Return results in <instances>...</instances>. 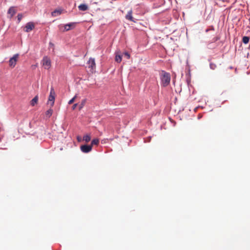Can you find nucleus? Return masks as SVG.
Returning a JSON list of instances; mask_svg holds the SVG:
<instances>
[{"mask_svg":"<svg viewBox=\"0 0 250 250\" xmlns=\"http://www.w3.org/2000/svg\"><path fill=\"white\" fill-rule=\"evenodd\" d=\"M161 80L162 85L164 86H167L170 83V74L164 70H162L161 74Z\"/></svg>","mask_w":250,"mask_h":250,"instance_id":"1","label":"nucleus"},{"mask_svg":"<svg viewBox=\"0 0 250 250\" xmlns=\"http://www.w3.org/2000/svg\"><path fill=\"white\" fill-rule=\"evenodd\" d=\"M147 139H148L147 142H149L150 141V140H151V136H149V137H148L147 138Z\"/></svg>","mask_w":250,"mask_h":250,"instance_id":"28","label":"nucleus"},{"mask_svg":"<svg viewBox=\"0 0 250 250\" xmlns=\"http://www.w3.org/2000/svg\"><path fill=\"white\" fill-rule=\"evenodd\" d=\"M34 27L35 25L33 22H28L25 25L24 31L26 32H29L32 30Z\"/></svg>","mask_w":250,"mask_h":250,"instance_id":"6","label":"nucleus"},{"mask_svg":"<svg viewBox=\"0 0 250 250\" xmlns=\"http://www.w3.org/2000/svg\"><path fill=\"white\" fill-rule=\"evenodd\" d=\"M77 140L78 142H80L81 141V138L80 136L77 137Z\"/></svg>","mask_w":250,"mask_h":250,"instance_id":"29","label":"nucleus"},{"mask_svg":"<svg viewBox=\"0 0 250 250\" xmlns=\"http://www.w3.org/2000/svg\"><path fill=\"white\" fill-rule=\"evenodd\" d=\"M232 66H230V69H232Z\"/></svg>","mask_w":250,"mask_h":250,"instance_id":"31","label":"nucleus"},{"mask_svg":"<svg viewBox=\"0 0 250 250\" xmlns=\"http://www.w3.org/2000/svg\"><path fill=\"white\" fill-rule=\"evenodd\" d=\"M77 106V104H74L72 106V109H73V110L75 109Z\"/></svg>","mask_w":250,"mask_h":250,"instance_id":"25","label":"nucleus"},{"mask_svg":"<svg viewBox=\"0 0 250 250\" xmlns=\"http://www.w3.org/2000/svg\"><path fill=\"white\" fill-rule=\"evenodd\" d=\"M88 63L89 64V67L91 68V69L93 70L94 69H95L96 63L94 58H90L88 61Z\"/></svg>","mask_w":250,"mask_h":250,"instance_id":"8","label":"nucleus"},{"mask_svg":"<svg viewBox=\"0 0 250 250\" xmlns=\"http://www.w3.org/2000/svg\"><path fill=\"white\" fill-rule=\"evenodd\" d=\"M85 103V101L84 100L83 103H82V105H83V104ZM83 107V105H82L80 107V109H81V108H82Z\"/></svg>","mask_w":250,"mask_h":250,"instance_id":"30","label":"nucleus"},{"mask_svg":"<svg viewBox=\"0 0 250 250\" xmlns=\"http://www.w3.org/2000/svg\"><path fill=\"white\" fill-rule=\"evenodd\" d=\"M122 56L120 54H116L115 56V61L120 63L122 61Z\"/></svg>","mask_w":250,"mask_h":250,"instance_id":"13","label":"nucleus"},{"mask_svg":"<svg viewBox=\"0 0 250 250\" xmlns=\"http://www.w3.org/2000/svg\"><path fill=\"white\" fill-rule=\"evenodd\" d=\"M132 11L130 10L128 11L127 15L125 16V19L126 20H129L133 22H135L134 19L132 16Z\"/></svg>","mask_w":250,"mask_h":250,"instance_id":"9","label":"nucleus"},{"mask_svg":"<svg viewBox=\"0 0 250 250\" xmlns=\"http://www.w3.org/2000/svg\"><path fill=\"white\" fill-rule=\"evenodd\" d=\"M99 139L98 138H95V139H94L93 140H92L90 145H92V146L93 145H98L99 144Z\"/></svg>","mask_w":250,"mask_h":250,"instance_id":"15","label":"nucleus"},{"mask_svg":"<svg viewBox=\"0 0 250 250\" xmlns=\"http://www.w3.org/2000/svg\"><path fill=\"white\" fill-rule=\"evenodd\" d=\"M42 64L45 69H49L51 66V61L47 57H44L42 60Z\"/></svg>","mask_w":250,"mask_h":250,"instance_id":"5","label":"nucleus"},{"mask_svg":"<svg viewBox=\"0 0 250 250\" xmlns=\"http://www.w3.org/2000/svg\"><path fill=\"white\" fill-rule=\"evenodd\" d=\"M187 82L188 83H190V78H187Z\"/></svg>","mask_w":250,"mask_h":250,"instance_id":"27","label":"nucleus"},{"mask_svg":"<svg viewBox=\"0 0 250 250\" xmlns=\"http://www.w3.org/2000/svg\"><path fill=\"white\" fill-rule=\"evenodd\" d=\"M217 66L216 65L212 62H210L209 63V68L212 70H214L216 68Z\"/></svg>","mask_w":250,"mask_h":250,"instance_id":"18","label":"nucleus"},{"mask_svg":"<svg viewBox=\"0 0 250 250\" xmlns=\"http://www.w3.org/2000/svg\"><path fill=\"white\" fill-rule=\"evenodd\" d=\"M54 44L52 42H50L49 43V47L50 48L54 47Z\"/></svg>","mask_w":250,"mask_h":250,"instance_id":"24","label":"nucleus"},{"mask_svg":"<svg viewBox=\"0 0 250 250\" xmlns=\"http://www.w3.org/2000/svg\"><path fill=\"white\" fill-rule=\"evenodd\" d=\"M210 30H214V28H213V27H212V28H211V29H207L206 30V32H208Z\"/></svg>","mask_w":250,"mask_h":250,"instance_id":"26","label":"nucleus"},{"mask_svg":"<svg viewBox=\"0 0 250 250\" xmlns=\"http://www.w3.org/2000/svg\"><path fill=\"white\" fill-rule=\"evenodd\" d=\"M91 140V137L89 135L86 134L83 137V140L86 143L89 142Z\"/></svg>","mask_w":250,"mask_h":250,"instance_id":"14","label":"nucleus"},{"mask_svg":"<svg viewBox=\"0 0 250 250\" xmlns=\"http://www.w3.org/2000/svg\"><path fill=\"white\" fill-rule=\"evenodd\" d=\"M124 56L127 59H128L130 58V55L128 52H125L124 53Z\"/></svg>","mask_w":250,"mask_h":250,"instance_id":"23","label":"nucleus"},{"mask_svg":"<svg viewBox=\"0 0 250 250\" xmlns=\"http://www.w3.org/2000/svg\"><path fill=\"white\" fill-rule=\"evenodd\" d=\"M52 113H53V110L50 108L46 111L45 114L48 117H50L52 115Z\"/></svg>","mask_w":250,"mask_h":250,"instance_id":"17","label":"nucleus"},{"mask_svg":"<svg viewBox=\"0 0 250 250\" xmlns=\"http://www.w3.org/2000/svg\"><path fill=\"white\" fill-rule=\"evenodd\" d=\"M55 96V92L54 91V88L52 86L50 89V94L48 100V104H50L51 106H53L54 105Z\"/></svg>","mask_w":250,"mask_h":250,"instance_id":"2","label":"nucleus"},{"mask_svg":"<svg viewBox=\"0 0 250 250\" xmlns=\"http://www.w3.org/2000/svg\"><path fill=\"white\" fill-rule=\"evenodd\" d=\"M38 100V97L37 96H36L30 102V104L32 106H34L35 104L37 103Z\"/></svg>","mask_w":250,"mask_h":250,"instance_id":"12","label":"nucleus"},{"mask_svg":"<svg viewBox=\"0 0 250 250\" xmlns=\"http://www.w3.org/2000/svg\"><path fill=\"white\" fill-rule=\"evenodd\" d=\"M58 13V14H60L61 13V11H60V10H55V11H54L52 12V15H53V16H56L55 13Z\"/></svg>","mask_w":250,"mask_h":250,"instance_id":"22","label":"nucleus"},{"mask_svg":"<svg viewBox=\"0 0 250 250\" xmlns=\"http://www.w3.org/2000/svg\"><path fill=\"white\" fill-rule=\"evenodd\" d=\"M220 39V38L219 37H214L212 40V41L211 42H214L217 41H218Z\"/></svg>","mask_w":250,"mask_h":250,"instance_id":"21","label":"nucleus"},{"mask_svg":"<svg viewBox=\"0 0 250 250\" xmlns=\"http://www.w3.org/2000/svg\"><path fill=\"white\" fill-rule=\"evenodd\" d=\"M250 38L248 36H244L243 37L242 41L244 44H247L249 42Z\"/></svg>","mask_w":250,"mask_h":250,"instance_id":"16","label":"nucleus"},{"mask_svg":"<svg viewBox=\"0 0 250 250\" xmlns=\"http://www.w3.org/2000/svg\"><path fill=\"white\" fill-rule=\"evenodd\" d=\"M7 13L10 14L9 18L11 19L16 13V10H15L14 7H10L8 10Z\"/></svg>","mask_w":250,"mask_h":250,"instance_id":"10","label":"nucleus"},{"mask_svg":"<svg viewBox=\"0 0 250 250\" xmlns=\"http://www.w3.org/2000/svg\"><path fill=\"white\" fill-rule=\"evenodd\" d=\"M76 22H69L67 23L64 25V30L63 31H67L70 30L71 28H73Z\"/></svg>","mask_w":250,"mask_h":250,"instance_id":"7","label":"nucleus"},{"mask_svg":"<svg viewBox=\"0 0 250 250\" xmlns=\"http://www.w3.org/2000/svg\"><path fill=\"white\" fill-rule=\"evenodd\" d=\"M78 8L81 11H84L88 9V6L85 4H81L78 6Z\"/></svg>","mask_w":250,"mask_h":250,"instance_id":"11","label":"nucleus"},{"mask_svg":"<svg viewBox=\"0 0 250 250\" xmlns=\"http://www.w3.org/2000/svg\"><path fill=\"white\" fill-rule=\"evenodd\" d=\"M76 97V95H75L73 98H72L68 102V104H72L74 102Z\"/></svg>","mask_w":250,"mask_h":250,"instance_id":"20","label":"nucleus"},{"mask_svg":"<svg viewBox=\"0 0 250 250\" xmlns=\"http://www.w3.org/2000/svg\"><path fill=\"white\" fill-rule=\"evenodd\" d=\"M22 14L21 13H19L18 14L17 19H18V23H20L22 18Z\"/></svg>","mask_w":250,"mask_h":250,"instance_id":"19","label":"nucleus"},{"mask_svg":"<svg viewBox=\"0 0 250 250\" xmlns=\"http://www.w3.org/2000/svg\"><path fill=\"white\" fill-rule=\"evenodd\" d=\"M19 57L18 54H15L9 61V65L11 67H14L16 64L17 59Z\"/></svg>","mask_w":250,"mask_h":250,"instance_id":"4","label":"nucleus"},{"mask_svg":"<svg viewBox=\"0 0 250 250\" xmlns=\"http://www.w3.org/2000/svg\"><path fill=\"white\" fill-rule=\"evenodd\" d=\"M92 145H90L85 144V145H82L80 146L81 150L83 152L85 153H88L90 151H91L92 150Z\"/></svg>","mask_w":250,"mask_h":250,"instance_id":"3","label":"nucleus"}]
</instances>
